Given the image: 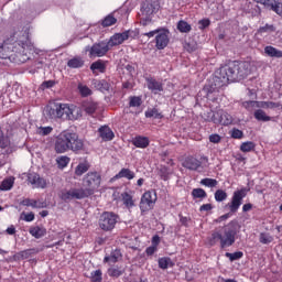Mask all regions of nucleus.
<instances>
[{
	"label": "nucleus",
	"instance_id": "obj_44",
	"mask_svg": "<svg viewBox=\"0 0 282 282\" xmlns=\"http://www.w3.org/2000/svg\"><path fill=\"white\" fill-rule=\"evenodd\" d=\"M117 21L113 15L109 14L101 21V25L102 28H111V25H116Z\"/></svg>",
	"mask_w": 282,
	"mask_h": 282
},
{
	"label": "nucleus",
	"instance_id": "obj_40",
	"mask_svg": "<svg viewBox=\"0 0 282 282\" xmlns=\"http://www.w3.org/2000/svg\"><path fill=\"white\" fill-rule=\"evenodd\" d=\"M198 47L199 45L194 40H189L184 43V50L189 54H193V52H197Z\"/></svg>",
	"mask_w": 282,
	"mask_h": 282
},
{
	"label": "nucleus",
	"instance_id": "obj_29",
	"mask_svg": "<svg viewBox=\"0 0 282 282\" xmlns=\"http://www.w3.org/2000/svg\"><path fill=\"white\" fill-rule=\"evenodd\" d=\"M219 241H220V248H221V241H226L221 232L219 231L212 232L210 237L208 238L209 246H217Z\"/></svg>",
	"mask_w": 282,
	"mask_h": 282
},
{
	"label": "nucleus",
	"instance_id": "obj_27",
	"mask_svg": "<svg viewBox=\"0 0 282 282\" xmlns=\"http://www.w3.org/2000/svg\"><path fill=\"white\" fill-rule=\"evenodd\" d=\"M120 257H122L120 249L112 250L110 256H106L104 258V263H118V259H120Z\"/></svg>",
	"mask_w": 282,
	"mask_h": 282
},
{
	"label": "nucleus",
	"instance_id": "obj_18",
	"mask_svg": "<svg viewBox=\"0 0 282 282\" xmlns=\"http://www.w3.org/2000/svg\"><path fill=\"white\" fill-rule=\"evenodd\" d=\"M127 40H129V31L116 33L107 42L110 47H116V45H122V42Z\"/></svg>",
	"mask_w": 282,
	"mask_h": 282
},
{
	"label": "nucleus",
	"instance_id": "obj_51",
	"mask_svg": "<svg viewBox=\"0 0 282 282\" xmlns=\"http://www.w3.org/2000/svg\"><path fill=\"white\" fill-rule=\"evenodd\" d=\"M215 199L216 202H225V199H228V194L224 189H217L215 192Z\"/></svg>",
	"mask_w": 282,
	"mask_h": 282
},
{
	"label": "nucleus",
	"instance_id": "obj_63",
	"mask_svg": "<svg viewBox=\"0 0 282 282\" xmlns=\"http://www.w3.org/2000/svg\"><path fill=\"white\" fill-rule=\"evenodd\" d=\"M208 210H213V204H204L199 207L200 213H208Z\"/></svg>",
	"mask_w": 282,
	"mask_h": 282
},
{
	"label": "nucleus",
	"instance_id": "obj_47",
	"mask_svg": "<svg viewBox=\"0 0 282 282\" xmlns=\"http://www.w3.org/2000/svg\"><path fill=\"white\" fill-rule=\"evenodd\" d=\"M268 32H276V26L274 24H265L258 29L259 34H268Z\"/></svg>",
	"mask_w": 282,
	"mask_h": 282
},
{
	"label": "nucleus",
	"instance_id": "obj_33",
	"mask_svg": "<svg viewBox=\"0 0 282 282\" xmlns=\"http://www.w3.org/2000/svg\"><path fill=\"white\" fill-rule=\"evenodd\" d=\"M176 29L182 34H188L191 30H193V26L188 24V22H186L185 20H180L176 24Z\"/></svg>",
	"mask_w": 282,
	"mask_h": 282
},
{
	"label": "nucleus",
	"instance_id": "obj_8",
	"mask_svg": "<svg viewBox=\"0 0 282 282\" xmlns=\"http://www.w3.org/2000/svg\"><path fill=\"white\" fill-rule=\"evenodd\" d=\"M120 220V216L113 212H104L98 219V226L104 232H111L116 228V224Z\"/></svg>",
	"mask_w": 282,
	"mask_h": 282
},
{
	"label": "nucleus",
	"instance_id": "obj_28",
	"mask_svg": "<svg viewBox=\"0 0 282 282\" xmlns=\"http://www.w3.org/2000/svg\"><path fill=\"white\" fill-rule=\"evenodd\" d=\"M78 118H83V110L78 107L69 106V112L66 120H78Z\"/></svg>",
	"mask_w": 282,
	"mask_h": 282
},
{
	"label": "nucleus",
	"instance_id": "obj_17",
	"mask_svg": "<svg viewBox=\"0 0 282 282\" xmlns=\"http://www.w3.org/2000/svg\"><path fill=\"white\" fill-rule=\"evenodd\" d=\"M28 182L32 184L33 188H45L47 186L45 178L41 177L37 173H30L28 175Z\"/></svg>",
	"mask_w": 282,
	"mask_h": 282
},
{
	"label": "nucleus",
	"instance_id": "obj_5",
	"mask_svg": "<svg viewBox=\"0 0 282 282\" xmlns=\"http://www.w3.org/2000/svg\"><path fill=\"white\" fill-rule=\"evenodd\" d=\"M248 188L243 187L241 189L235 191L234 195L231 197V202L226 205V208H229V213L224 214L223 216L218 217L215 223L221 224V221H226L227 219H230L237 210L241 207L243 204V198L248 195Z\"/></svg>",
	"mask_w": 282,
	"mask_h": 282
},
{
	"label": "nucleus",
	"instance_id": "obj_62",
	"mask_svg": "<svg viewBox=\"0 0 282 282\" xmlns=\"http://www.w3.org/2000/svg\"><path fill=\"white\" fill-rule=\"evenodd\" d=\"M209 142H213V144H219V142H221V137L219 134H212L209 135Z\"/></svg>",
	"mask_w": 282,
	"mask_h": 282
},
{
	"label": "nucleus",
	"instance_id": "obj_30",
	"mask_svg": "<svg viewBox=\"0 0 282 282\" xmlns=\"http://www.w3.org/2000/svg\"><path fill=\"white\" fill-rule=\"evenodd\" d=\"M122 177H124L126 180H133L135 177V172H133L127 167H123L116 175L117 180H121Z\"/></svg>",
	"mask_w": 282,
	"mask_h": 282
},
{
	"label": "nucleus",
	"instance_id": "obj_24",
	"mask_svg": "<svg viewBox=\"0 0 282 282\" xmlns=\"http://www.w3.org/2000/svg\"><path fill=\"white\" fill-rule=\"evenodd\" d=\"M67 67L70 69H80L82 67H85V59L80 56H75L68 59Z\"/></svg>",
	"mask_w": 282,
	"mask_h": 282
},
{
	"label": "nucleus",
	"instance_id": "obj_45",
	"mask_svg": "<svg viewBox=\"0 0 282 282\" xmlns=\"http://www.w3.org/2000/svg\"><path fill=\"white\" fill-rule=\"evenodd\" d=\"M8 147H10V138L7 137L0 128V149H8Z\"/></svg>",
	"mask_w": 282,
	"mask_h": 282
},
{
	"label": "nucleus",
	"instance_id": "obj_43",
	"mask_svg": "<svg viewBox=\"0 0 282 282\" xmlns=\"http://www.w3.org/2000/svg\"><path fill=\"white\" fill-rule=\"evenodd\" d=\"M260 243L268 246V243H272L274 238L269 232H261L259 237Z\"/></svg>",
	"mask_w": 282,
	"mask_h": 282
},
{
	"label": "nucleus",
	"instance_id": "obj_56",
	"mask_svg": "<svg viewBox=\"0 0 282 282\" xmlns=\"http://www.w3.org/2000/svg\"><path fill=\"white\" fill-rule=\"evenodd\" d=\"M249 14H251V17H261V7H259V4H251V10H249Z\"/></svg>",
	"mask_w": 282,
	"mask_h": 282
},
{
	"label": "nucleus",
	"instance_id": "obj_21",
	"mask_svg": "<svg viewBox=\"0 0 282 282\" xmlns=\"http://www.w3.org/2000/svg\"><path fill=\"white\" fill-rule=\"evenodd\" d=\"M148 89L152 91V94H160V91H164V85L162 82H158L155 78L147 79Z\"/></svg>",
	"mask_w": 282,
	"mask_h": 282
},
{
	"label": "nucleus",
	"instance_id": "obj_58",
	"mask_svg": "<svg viewBox=\"0 0 282 282\" xmlns=\"http://www.w3.org/2000/svg\"><path fill=\"white\" fill-rule=\"evenodd\" d=\"M231 138H234L235 140H241V138H243V131L234 128L231 131Z\"/></svg>",
	"mask_w": 282,
	"mask_h": 282
},
{
	"label": "nucleus",
	"instance_id": "obj_55",
	"mask_svg": "<svg viewBox=\"0 0 282 282\" xmlns=\"http://www.w3.org/2000/svg\"><path fill=\"white\" fill-rule=\"evenodd\" d=\"M56 162L61 169H65V166H67V164H69V158L68 156H59V158H57Z\"/></svg>",
	"mask_w": 282,
	"mask_h": 282
},
{
	"label": "nucleus",
	"instance_id": "obj_23",
	"mask_svg": "<svg viewBox=\"0 0 282 282\" xmlns=\"http://www.w3.org/2000/svg\"><path fill=\"white\" fill-rule=\"evenodd\" d=\"M29 232L35 239H42V237H45L47 235V229H45V227L43 226H35L31 227L29 229Z\"/></svg>",
	"mask_w": 282,
	"mask_h": 282
},
{
	"label": "nucleus",
	"instance_id": "obj_37",
	"mask_svg": "<svg viewBox=\"0 0 282 282\" xmlns=\"http://www.w3.org/2000/svg\"><path fill=\"white\" fill-rule=\"evenodd\" d=\"M14 186V177L4 178L0 184V191H12Z\"/></svg>",
	"mask_w": 282,
	"mask_h": 282
},
{
	"label": "nucleus",
	"instance_id": "obj_52",
	"mask_svg": "<svg viewBox=\"0 0 282 282\" xmlns=\"http://www.w3.org/2000/svg\"><path fill=\"white\" fill-rule=\"evenodd\" d=\"M90 69H91V72H96V69L98 72H105V64L102 63V61L98 59L97 62H94L90 65Z\"/></svg>",
	"mask_w": 282,
	"mask_h": 282
},
{
	"label": "nucleus",
	"instance_id": "obj_25",
	"mask_svg": "<svg viewBox=\"0 0 282 282\" xmlns=\"http://www.w3.org/2000/svg\"><path fill=\"white\" fill-rule=\"evenodd\" d=\"M121 199L126 208L131 209L135 206V200H133V195L131 192H123L121 194Z\"/></svg>",
	"mask_w": 282,
	"mask_h": 282
},
{
	"label": "nucleus",
	"instance_id": "obj_50",
	"mask_svg": "<svg viewBox=\"0 0 282 282\" xmlns=\"http://www.w3.org/2000/svg\"><path fill=\"white\" fill-rule=\"evenodd\" d=\"M91 282H102V271L100 269L95 270L90 273Z\"/></svg>",
	"mask_w": 282,
	"mask_h": 282
},
{
	"label": "nucleus",
	"instance_id": "obj_31",
	"mask_svg": "<svg viewBox=\"0 0 282 282\" xmlns=\"http://www.w3.org/2000/svg\"><path fill=\"white\" fill-rule=\"evenodd\" d=\"M264 54L271 58H282V51H279V48L274 46H265Z\"/></svg>",
	"mask_w": 282,
	"mask_h": 282
},
{
	"label": "nucleus",
	"instance_id": "obj_22",
	"mask_svg": "<svg viewBox=\"0 0 282 282\" xmlns=\"http://www.w3.org/2000/svg\"><path fill=\"white\" fill-rule=\"evenodd\" d=\"M93 87L98 91L105 94V91H109L111 85L107 83V79H94Z\"/></svg>",
	"mask_w": 282,
	"mask_h": 282
},
{
	"label": "nucleus",
	"instance_id": "obj_34",
	"mask_svg": "<svg viewBox=\"0 0 282 282\" xmlns=\"http://www.w3.org/2000/svg\"><path fill=\"white\" fill-rule=\"evenodd\" d=\"M159 175L163 182H169V180H171V175H173V171L167 166H161L159 169Z\"/></svg>",
	"mask_w": 282,
	"mask_h": 282
},
{
	"label": "nucleus",
	"instance_id": "obj_1",
	"mask_svg": "<svg viewBox=\"0 0 282 282\" xmlns=\"http://www.w3.org/2000/svg\"><path fill=\"white\" fill-rule=\"evenodd\" d=\"M251 68L248 62H232L215 72L213 78L205 85L203 91L210 96L215 91H219L221 87H226L228 83H235L237 80H243L250 76Z\"/></svg>",
	"mask_w": 282,
	"mask_h": 282
},
{
	"label": "nucleus",
	"instance_id": "obj_38",
	"mask_svg": "<svg viewBox=\"0 0 282 282\" xmlns=\"http://www.w3.org/2000/svg\"><path fill=\"white\" fill-rule=\"evenodd\" d=\"M203 119L205 120V122H213L214 124H216L217 111L208 110V111L204 112Z\"/></svg>",
	"mask_w": 282,
	"mask_h": 282
},
{
	"label": "nucleus",
	"instance_id": "obj_48",
	"mask_svg": "<svg viewBox=\"0 0 282 282\" xmlns=\"http://www.w3.org/2000/svg\"><path fill=\"white\" fill-rule=\"evenodd\" d=\"M89 171V165L85 163H79L75 169V174L80 176L84 175V173H87Z\"/></svg>",
	"mask_w": 282,
	"mask_h": 282
},
{
	"label": "nucleus",
	"instance_id": "obj_35",
	"mask_svg": "<svg viewBox=\"0 0 282 282\" xmlns=\"http://www.w3.org/2000/svg\"><path fill=\"white\" fill-rule=\"evenodd\" d=\"M256 120H258L259 122H270L272 120V118L268 115H265V111L258 109L254 111L253 113Z\"/></svg>",
	"mask_w": 282,
	"mask_h": 282
},
{
	"label": "nucleus",
	"instance_id": "obj_15",
	"mask_svg": "<svg viewBox=\"0 0 282 282\" xmlns=\"http://www.w3.org/2000/svg\"><path fill=\"white\" fill-rule=\"evenodd\" d=\"M245 107H257L258 109H279L281 107L280 102L274 101H246Z\"/></svg>",
	"mask_w": 282,
	"mask_h": 282
},
{
	"label": "nucleus",
	"instance_id": "obj_36",
	"mask_svg": "<svg viewBox=\"0 0 282 282\" xmlns=\"http://www.w3.org/2000/svg\"><path fill=\"white\" fill-rule=\"evenodd\" d=\"M145 118H154V120H162L164 116L158 110V108H152L145 111Z\"/></svg>",
	"mask_w": 282,
	"mask_h": 282
},
{
	"label": "nucleus",
	"instance_id": "obj_46",
	"mask_svg": "<svg viewBox=\"0 0 282 282\" xmlns=\"http://www.w3.org/2000/svg\"><path fill=\"white\" fill-rule=\"evenodd\" d=\"M200 184L203 186H207V188H215L219 184V182H217V180L215 178L206 177L200 181Z\"/></svg>",
	"mask_w": 282,
	"mask_h": 282
},
{
	"label": "nucleus",
	"instance_id": "obj_39",
	"mask_svg": "<svg viewBox=\"0 0 282 282\" xmlns=\"http://www.w3.org/2000/svg\"><path fill=\"white\" fill-rule=\"evenodd\" d=\"M124 274V269L119 267H112L108 269V275L112 276L113 279H118Z\"/></svg>",
	"mask_w": 282,
	"mask_h": 282
},
{
	"label": "nucleus",
	"instance_id": "obj_3",
	"mask_svg": "<svg viewBox=\"0 0 282 282\" xmlns=\"http://www.w3.org/2000/svg\"><path fill=\"white\" fill-rule=\"evenodd\" d=\"M11 41L14 43L10 44V40L0 44V58H12V52L19 54L24 52L25 47L30 46V40L25 31L15 32L12 35Z\"/></svg>",
	"mask_w": 282,
	"mask_h": 282
},
{
	"label": "nucleus",
	"instance_id": "obj_14",
	"mask_svg": "<svg viewBox=\"0 0 282 282\" xmlns=\"http://www.w3.org/2000/svg\"><path fill=\"white\" fill-rule=\"evenodd\" d=\"M169 30L159 29V33L155 36V47L156 50H164L169 45Z\"/></svg>",
	"mask_w": 282,
	"mask_h": 282
},
{
	"label": "nucleus",
	"instance_id": "obj_20",
	"mask_svg": "<svg viewBox=\"0 0 282 282\" xmlns=\"http://www.w3.org/2000/svg\"><path fill=\"white\" fill-rule=\"evenodd\" d=\"M98 133L99 138H101L104 142H111V140L116 138V134H113V131L111 130V128H109V126H101L98 129Z\"/></svg>",
	"mask_w": 282,
	"mask_h": 282
},
{
	"label": "nucleus",
	"instance_id": "obj_6",
	"mask_svg": "<svg viewBox=\"0 0 282 282\" xmlns=\"http://www.w3.org/2000/svg\"><path fill=\"white\" fill-rule=\"evenodd\" d=\"M241 226L239 225V220L234 219L228 225L224 227V236L225 240H221V248H230L236 241L237 232Z\"/></svg>",
	"mask_w": 282,
	"mask_h": 282
},
{
	"label": "nucleus",
	"instance_id": "obj_2",
	"mask_svg": "<svg viewBox=\"0 0 282 282\" xmlns=\"http://www.w3.org/2000/svg\"><path fill=\"white\" fill-rule=\"evenodd\" d=\"M55 151L57 153H67V151H73V153L79 155V153L85 151V142L76 132L64 131L59 133L55 140Z\"/></svg>",
	"mask_w": 282,
	"mask_h": 282
},
{
	"label": "nucleus",
	"instance_id": "obj_57",
	"mask_svg": "<svg viewBox=\"0 0 282 282\" xmlns=\"http://www.w3.org/2000/svg\"><path fill=\"white\" fill-rule=\"evenodd\" d=\"M206 28H210V19L208 18L198 21V30H206Z\"/></svg>",
	"mask_w": 282,
	"mask_h": 282
},
{
	"label": "nucleus",
	"instance_id": "obj_16",
	"mask_svg": "<svg viewBox=\"0 0 282 282\" xmlns=\"http://www.w3.org/2000/svg\"><path fill=\"white\" fill-rule=\"evenodd\" d=\"M216 124H223L224 127H228V124H232V116L226 112L224 109H219L216 111Z\"/></svg>",
	"mask_w": 282,
	"mask_h": 282
},
{
	"label": "nucleus",
	"instance_id": "obj_26",
	"mask_svg": "<svg viewBox=\"0 0 282 282\" xmlns=\"http://www.w3.org/2000/svg\"><path fill=\"white\" fill-rule=\"evenodd\" d=\"M132 144L137 147V149H147V147L150 144V141L147 137L138 135L132 140Z\"/></svg>",
	"mask_w": 282,
	"mask_h": 282
},
{
	"label": "nucleus",
	"instance_id": "obj_64",
	"mask_svg": "<svg viewBox=\"0 0 282 282\" xmlns=\"http://www.w3.org/2000/svg\"><path fill=\"white\" fill-rule=\"evenodd\" d=\"M22 215H24V221H34V213H29V214H25L23 213Z\"/></svg>",
	"mask_w": 282,
	"mask_h": 282
},
{
	"label": "nucleus",
	"instance_id": "obj_10",
	"mask_svg": "<svg viewBox=\"0 0 282 282\" xmlns=\"http://www.w3.org/2000/svg\"><path fill=\"white\" fill-rule=\"evenodd\" d=\"M155 202H158V194L151 191L145 192L140 200V210L142 215H144V213H149V210H153Z\"/></svg>",
	"mask_w": 282,
	"mask_h": 282
},
{
	"label": "nucleus",
	"instance_id": "obj_9",
	"mask_svg": "<svg viewBox=\"0 0 282 282\" xmlns=\"http://www.w3.org/2000/svg\"><path fill=\"white\" fill-rule=\"evenodd\" d=\"M110 50L111 46H109V42L104 40L93 44L91 47L87 46L86 52H89L90 58H101V56H105Z\"/></svg>",
	"mask_w": 282,
	"mask_h": 282
},
{
	"label": "nucleus",
	"instance_id": "obj_60",
	"mask_svg": "<svg viewBox=\"0 0 282 282\" xmlns=\"http://www.w3.org/2000/svg\"><path fill=\"white\" fill-rule=\"evenodd\" d=\"M78 89H79V93L82 96H84V97L91 96V89H89V87L79 86Z\"/></svg>",
	"mask_w": 282,
	"mask_h": 282
},
{
	"label": "nucleus",
	"instance_id": "obj_12",
	"mask_svg": "<svg viewBox=\"0 0 282 282\" xmlns=\"http://www.w3.org/2000/svg\"><path fill=\"white\" fill-rule=\"evenodd\" d=\"M88 192H84L83 188H73L66 192H62L61 199L63 202H72V199H85L88 196Z\"/></svg>",
	"mask_w": 282,
	"mask_h": 282
},
{
	"label": "nucleus",
	"instance_id": "obj_49",
	"mask_svg": "<svg viewBox=\"0 0 282 282\" xmlns=\"http://www.w3.org/2000/svg\"><path fill=\"white\" fill-rule=\"evenodd\" d=\"M225 257H227V259H229V261H239V259L243 258V253L241 251H236L234 253L226 252Z\"/></svg>",
	"mask_w": 282,
	"mask_h": 282
},
{
	"label": "nucleus",
	"instance_id": "obj_54",
	"mask_svg": "<svg viewBox=\"0 0 282 282\" xmlns=\"http://www.w3.org/2000/svg\"><path fill=\"white\" fill-rule=\"evenodd\" d=\"M142 105V98L140 97H130L129 107H140Z\"/></svg>",
	"mask_w": 282,
	"mask_h": 282
},
{
	"label": "nucleus",
	"instance_id": "obj_7",
	"mask_svg": "<svg viewBox=\"0 0 282 282\" xmlns=\"http://www.w3.org/2000/svg\"><path fill=\"white\" fill-rule=\"evenodd\" d=\"M100 182H102V176L98 172H88L84 180L83 184L85 188L84 192H88L87 197H91L96 193V188H100Z\"/></svg>",
	"mask_w": 282,
	"mask_h": 282
},
{
	"label": "nucleus",
	"instance_id": "obj_13",
	"mask_svg": "<svg viewBox=\"0 0 282 282\" xmlns=\"http://www.w3.org/2000/svg\"><path fill=\"white\" fill-rule=\"evenodd\" d=\"M256 3H261L267 10L275 12L279 17H282V2L279 0H253Z\"/></svg>",
	"mask_w": 282,
	"mask_h": 282
},
{
	"label": "nucleus",
	"instance_id": "obj_19",
	"mask_svg": "<svg viewBox=\"0 0 282 282\" xmlns=\"http://www.w3.org/2000/svg\"><path fill=\"white\" fill-rule=\"evenodd\" d=\"M82 110L85 111V113H87V116H94V113H96V111H98V102H96L91 99H87V100L83 101Z\"/></svg>",
	"mask_w": 282,
	"mask_h": 282
},
{
	"label": "nucleus",
	"instance_id": "obj_32",
	"mask_svg": "<svg viewBox=\"0 0 282 282\" xmlns=\"http://www.w3.org/2000/svg\"><path fill=\"white\" fill-rule=\"evenodd\" d=\"M173 265H175V262L169 257L159 259V268L161 270H167L169 268H173Z\"/></svg>",
	"mask_w": 282,
	"mask_h": 282
},
{
	"label": "nucleus",
	"instance_id": "obj_41",
	"mask_svg": "<svg viewBox=\"0 0 282 282\" xmlns=\"http://www.w3.org/2000/svg\"><path fill=\"white\" fill-rule=\"evenodd\" d=\"M192 197L194 199H206V197H208V194L204 188H194L192 191Z\"/></svg>",
	"mask_w": 282,
	"mask_h": 282
},
{
	"label": "nucleus",
	"instance_id": "obj_59",
	"mask_svg": "<svg viewBox=\"0 0 282 282\" xmlns=\"http://www.w3.org/2000/svg\"><path fill=\"white\" fill-rule=\"evenodd\" d=\"M21 206H31V208H36V200L25 198L21 202Z\"/></svg>",
	"mask_w": 282,
	"mask_h": 282
},
{
	"label": "nucleus",
	"instance_id": "obj_61",
	"mask_svg": "<svg viewBox=\"0 0 282 282\" xmlns=\"http://www.w3.org/2000/svg\"><path fill=\"white\" fill-rule=\"evenodd\" d=\"M155 252H158V247H154L153 245L145 249V253L148 257H153Z\"/></svg>",
	"mask_w": 282,
	"mask_h": 282
},
{
	"label": "nucleus",
	"instance_id": "obj_4",
	"mask_svg": "<svg viewBox=\"0 0 282 282\" xmlns=\"http://www.w3.org/2000/svg\"><path fill=\"white\" fill-rule=\"evenodd\" d=\"M44 118L46 120H67L69 118V104L51 101L44 108Z\"/></svg>",
	"mask_w": 282,
	"mask_h": 282
},
{
	"label": "nucleus",
	"instance_id": "obj_11",
	"mask_svg": "<svg viewBox=\"0 0 282 282\" xmlns=\"http://www.w3.org/2000/svg\"><path fill=\"white\" fill-rule=\"evenodd\" d=\"M202 164H208V156H202L200 160H198L197 158L189 155L182 162L183 169H187V171H199Z\"/></svg>",
	"mask_w": 282,
	"mask_h": 282
},
{
	"label": "nucleus",
	"instance_id": "obj_42",
	"mask_svg": "<svg viewBox=\"0 0 282 282\" xmlns=\"http://www.w3.org/2000/svg\"><path fill=\"white\" fill-rule=\"evenodd\" d=\"M256 147L257 144H254V142L247 141L241 143L240 151H242V153H250V151H254Z\"/></svg>",
	"mask_w": 282,
	"mask_h": 282
},
{
	"label": "nucleus",
	"instance_id": "obj_53",
	"mask_svg": "<svg viewBox=\"0 0 282 282\" xmlns=\"http://www.w3.org/2000/svg\"><path fill=\"white\" fill-rule=\"evenodd\" d=\"M32 250L33 249H28V250H23V251H20L18 252L14 257L17 259H30V257H32Z\"/></svg>",
	"mask_w": 282,
	"mask_h": 282
}]
</instances>
